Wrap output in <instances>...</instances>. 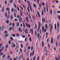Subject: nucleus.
<instances>
[{
    "mask_svg": "<svg viewBox=\"0 0 60 60\" xmlns=\"http://www.w3.org/2000/svg\"><path fill=\"white\" fill-rule=\"evenodd\" d=\"M26 25L27 27H29V28H31V25L30 24L28 25V24L27 23H26Z\"/></svg>",
    "mask_w": 60,
    "mask_h": 60,
    "instance_id": "1",
    "label": "nucleus"
},
{
    "mask_svg": "<svg viewBox=\"0 0 60 60\" xmlns=\"http://www.w3.org/2000/svg\"><path fill=\"white\" fill-rule=\"evenodd\" d=\"M34 50H33L32 52H32H31L30 54V57H32V56H33L34 54Z\"/></svg>",
    "mask_w": 60,
    "mask_h": 60,
    "instance_id": "2",
    "label": "nucleus"
},
{
    "mask_svg": "<svg viewBox=\"0 0 60 60\" xmlns=\"http://www.w3.org/2000/svg\"><path fill=\"white\" fill-rule=\"evenodd\" d=\"M51 44H53V37H52L51 40Z\"/></svg>",
    "mask_w": 60,
    "mask_h": 60,
    "instance_id": "3",
    "label": "nucleus"
},
{
    "mask_svg": "<svg viewBox=\"0 0 60 60\" xmlns=\"http://www.w3.org/2000/svg\"><path fill=\"white\" fill-rule=\"evenodd\" d=\"M25 33L26 34H28V30H27V29H26L25 30Z\"/></svg>",
    "mask_w": 60,
    "mask_h": 60,
    "instance_id": "4",
    "label": "nucleus"
},
{
    "mask_svg": "<svg viewBox=\"0 0 60 60\" xmlns=\"http://www.w3.org/2000/svg\"><path fill=\"white\" fill-rule=\"evenodd\" d=\"M46 21L45 20V19H44V18L43 17L42 18V22L43 23L45 21Z\"/></svg>",
    "mask_w": 60,
    "mask_h": 60,
    "instance_id": "5",
    "label": "nucleus"
},
{
    "mask_svg": "<svg viewBox=\"0 0 60 60\" xmlns=\"http://www.w3.org/2000/svg\"><path fill=\"white\" fill-rule=\"evenodd\" d=\"M42 32H46V31H47V30L46 29H42Z\"/></svg>",
    "mask_w": 60,
    "mask_h": 60,
    "instance_id": "6",
    "label": "nucleus"
},
{
    "mask_svg": "<svg viewBox=\"0 0 60 60\" xmlns=\"http://www.w3.org/2000/svg\"><path fill=\"white\" fill-rule=\"evenodd\" d=\"M18 30H19V32H22V30H21V29H20V27H19V28Z\"/></svg>",
    "mask_w": 60,
    "mask_h": 60,
    "instance_id": "7",
    "label": "nucleus"
},
{
    "mask_svg": "<svg viewBox=\"0 0 60 60\" xmlns=\"http://www.w3.org/2000/svg\"><path fill=\"white\" fill-rule=\"evenodd\" d=\"M19 26V22H18L16 24V26H17V27H18Z\"/></svg>",
    "mask_w": 60,
    "mask_h": 60,
    "instance_id": "8",
    "label": "nucleus"
},
{
    "mask_svg": "<svg viewBox=\"0 0 60 60\" xmlns=\"http://www.w3.org/2000/svg\"><path fill=\"white\" fill-rule=\"evenodd\" d=\"M4 6H3L2 8V11H3V12H4Z\"/></svg>",
    "mask_w": 60,
    "mask_h": 60,
    "instance_id": "9",
    "label": "nucleus"
},
{
    "mask_svg": "<svg viewBox=\"0 0 60 60\" xmlns=\"http://www.w3.org/2000/svg\"><path fill=\"white\" fill-rule=\"evenodd\" d=\"M52 28H53V25H51L50 27V31H51V30H52Z\"/></svg>",
    "mask_w": 60,
    "mask_h": 60,
    "instance_id": "10",
    "label": "nucleus"
},
{
    "mask_svg": "<svg viewBox=\"0 0 60 60\" xmlns=\"http://www.w3.org/2000/svg\"><path fill=\"white\" fill-rule=\"evenodd\" d=\"M26 19L27 22H28V18L26 17Z\"/></svg>",
    "mask_w": 60,
    "mask_h": 60,
    "instance_id": "11",
    "label": "nucleus"
},
{
    "mask_svg": "<svg viewBox=\"0 0 60 60\" xmlns=\"http://www.w3.org/2000/svg\"><path fill=\"white\" fill-rule=\"evenodd\" d=\"M4 36L5 37H6L7 36H9V34H6Z\"/></svg>",
    "mask_w": 60,
    "mask_h": 60,
    "instance_id": "12",
    "label": "nucleus"
},
{
    "mask_svg": "<svg viewBox=\"0 0 60 60\" xmlns=\"http://www.w3.org/2000/svg\"><path fill=\"white\" fill-rule=\"evenodd\" d=\"M27 4H29L28 5V7H29V6H30V3L28 1H27Z\"/></svg>",
    "mask_w": 60,
    "mask_h": 60,
    "instance_id": "13",
    "label": "nucleus"
},
{
    "mask_svg": "<svg viewBox=\"0 0 60 60\" xmlns=\"http://www.w3.org/2000/svg\"><path fill=\"white\" fill-rule=\"evenodd\" d=\"M4 54V52H1L0 53V56H2Z\"/></svg>",
    "mask_w": 60,
    "mask_h": 60,
    "instance_id": "14",
    "label": "nucleus"
},
{
    "mask_svg": "<svg viewBox=\"0 0 60 60\" xmlns=\"http://www.w3.org/2000/svg\"><path fill=\"white\" fill-rule=\"evenodd\" d=\"M41 14L43 16L44 15V12H43V11L42 10H41Z\"/></svg>",
    "mask_w": 60,
    "mask_h": 60,
    "instance_id": "15",
    "label": "nucleus"
},
{
    "mask_svg": "<svg viewBox=\"0 0 60 60\" xmlns=\"http://www.w3.org/2000/svg\"><path fill=\"white\" fill-rule=\"evenodd\" d=\"M8 45H7L5 46V49H8Z\"/></svg>",
    "mask_w": 60,
    "mask_h": 60,
    "instance_id": "16",
    "label": "nucleus"
},
{
    "mask_svg": "<svg viewBox=\"0 0 60 60\" xmlns=\"http://www.w3.org/2000/svg\"><path fill=\"white\" fill-rule=\"evenodd\" d=\"M52 14V9H51L50 10V15H51Z\"/></svg>",
    "mask_w": 60,
    "mask_h": 60,
    "instance_id": "17",
    "label": "nucleus"
},
{
    "mask_svg": "<svg viewBox=\"0 0 60 60\" xmlns=\"http://www.w3.org/2000/svg\"><path fill=\"white\" fill-rule=\"evenodd\" d=\"M30 10L31 11V12H32V7H31V6H30Z\"/></svg>",
    "mask_w": 60,
    "mask_h": 60,
    "instance_id": "18",
    "label": "nucleus"
},
{
    "mask_svg": "<svg viewBox=\"0 0 60 60\" xmlns=\"http://www.w3.org/2000/svg\"><path fill=\"white\" fill-rule=\"evenodd\" d=\"M6 22L7 24H9V20H7L6 21Z\"/></svg>",
    "mask_w": 60,
    "mask_h": 60,
    "instance_id": "19",
    "label": "nucleus"
},
{
    "mask_svg": "<svg viewBox=\"0 0 60 60\" xmlns=\"http://www.w3.org/2000/svg\"><path fill=\"white\" fill-rule=\"evenodd\" d=\"M37 13L39 17H40V14H39V13L38 11L37 12Z\"/></svg>",
    "mask_w": 60,
    "mask_h": 60,
    "instance_id": "20",
    "label": "nucleus"
},
{
    "mask_svg": "<svg viewBox=\"0 0 60 60\" xmlns=\"http://www.w3.org/2000/svg\"><path fill=\"white\" fill-rule=\"evenodd\" d=\"M23 27L24 29H25V23H23Z\"/></svg>",
    "mask_w": 60,
    "mask_h": 60,
    "instance_id": "21",
    "label": "nucleus"
},
{
    "mask_svg": "<svg viewBox=\"0 0 60 60\" xmlns=\"http://www.w3.org/2000/svg\"><path fill=\"white\" fill-rule=\"evenodd\" d=\"M7 10L8 11H10V9L9 8H7Z\"/></svg>",
    "mask_w": 60,
    "mask_h": 60,
    "instance_id": "22",
    "label": "nucleus"
},
{
    "mask_svg": "<svg viewBox=\"0 0 60 60\" xmlns=\"http://www.w3.org/2000/svg\"><path fill=\"white\" fill-rule=\"evenodd\" d=\"M10 39L11 40V41H13V38L12 37H10Z\"/></svg>",
    "mask_w": 60,
    "mask_h": 60,
    "instance_id": "23",
    "label": "nucleus"
},
{
    "mask_svg": "<svg viewBox=\"0 0 60 60\" xmlns=\"http://www.w3.org/2000/svg\"><path fill=\"white\" fill-rule=\"evenodd\" d=\"M30 32H31V31L32 34H33V30H32V29H30Z\"/></svg>",
    "mask_w": 60,
    "mask_h": 60,
    "instance_id": "24",
    "label": "nucleus"
},
{
    "mask_svg": "<svg viewBox=\"0 0 60 60\" xmlns=\"http://www.w3.org/2000/svg\"><path fill=\"white\" fill-rule=\"evenodd\" d=\"M45 27L46 29H48V27L47 26V24H46L45 25Z\"/></svg>",
    "mask_w": 60,
    "mask_h": 60,
    "instance_id": "25",
    "label": "nucleus"
},
{
    "mask_svg": "<svg viewBox=\"0 0 60 60\" xmlns=\"http://www.w3.org/2000/svg\"><path fill=\"white\" fill-rule=\"evenodd\" d=\"M60 34H59V35H58L57 37V40H58L59 38V37H60Z\"/></svg>",
    "mask_w": 60,
    "mask_h": 60,
    "instance_id": "26",
    "label": "nucleus"
},
{
    "mask_svg": "<svg viewBox=\"0 0 60 60\" xmlns=\"http://www.w3.org/2000/svg\"><path fill=\"white\" fill-rule=\"evenodd\" d=\"M42 47H43L44 46V43L43 41L42 42Z\"/></svg>",
    "mask_w": 60,
    "mask_h": 60,
    "instance_id": "27",
    "label": "nucleus"
},
{
    "mask_svg": "<svg viewBox=\"0 0 60 60\" xmlns=\"http://www.w3.org/2000/svg\"><path fill=\"white\" fill-rule=\"evenodd\" d=\"M10 57L9 56H7V59L8 60H9L10 59Z\"/></svg>",
    "mask_w": 60,
    "mask_h": 60,
    "instance_id": "28",
    "label": "nucleus"
},
{
    "mask_svg": "<svg viewBox=\"0 0 60 60\" xmlns=\"http://www.w3.org/2000/svg\"><path fill=\"white\" fill-rule=\"evenodd\" d=\"M29 40L30 41V42H31V41H32V38H31V37H30L29 38Z\"/></svg>",
    "mask_w": 60,
    "mask_h": 60,
    "instance_id": "29",
    "label": "nucleus"
},
{
    "mask_svg": "<svg viewBox=\"0 0 60 60\" xmlns=\"http://www.w3.org/2000/svg\"><path fill=\"white\" fill-rule=\"evenodd\" d=\"M16 36L17 37H19V34L17 33L16 35Z\"/></svg>",
    "mask_w": 60,
    "mask_h": 60,
    "instance_id": "30",
    "label": "nucleus"
},
{
    "mask_svg": "<svg viewBox=\"0 0 60 60\" xmlns=\"http://www.w3.org/2000/svg\"><path fill=\"white\" fill-rule=\"evenodd\" d=\"M12 18H13V15H11V20L12 19Z\"/></svg>",
    "mask_w": 60,
    "mask_h": 60,
    "instance_id": "31",
    "label": "nucleus"
},
{
    "mask_svg": "<svg viewBox=\"0 0 60 60\" xmlns=\"http://www.w3.org/2000/svg\"><path fill=\"white\" fill-rule=\"evenodd\" d=\"M12 36H13V37H15V34H12Z\"/></svg>",
    "mask_w": 60,
    "mask_h": 60,
    "instance_id": "32",
    "label": "nucleus"
},
{
    "mask_svg": "<svg viewBox=\"0 0 60 60\" xmlns=\"http://www.w3.org/2000/svg\"><path fill=\"white\" fill-rule=\"evenodd\" d=\"M22 37L23 38H26V37L24 35H22Z\"/></svg>",
    "mask_w": 60,
    "mask_h": 60,
    "instance_id": "33",
    "label": "nucleus"
},
{
    "mask_svg": "<svg viewBox=\"0 0 60 60\" xmlns=\"http://www.w3.org/2000/svg\"><path fill=\"white\" fill-rule=\"evenodd\" d=\"M15 46L16 45H15V44H14L12 45V48H15Z\"/></svg>",
    "mask_w": 60,
    "mask_h": 60,
    "instance_id": "34",
    "label": "nucleus"
},
{
    "mask_svg": "<svg viewBox=\"0 0 60 60\" xmlns=\"http://www.w3.org/2000/svg\"><path fill=\"white\" fill-rule=\"evenodd\" d=\"M5 17H7V13H5Z\"/></svg>",
    "mask_w": 60,
    "mask_h": 60,
    "instance_id": "35",
    "label": "nucleus"
},
{
    "mask_svg": "<svg viewBox=\"0 0 60 60\" xmlns=\"http://www.w3.org/2000/svg\"><path fill=\"white\" fill-rule=\"evenodd\" d=\"M5 56V54H4L3 55V56L2 57V58H4Z\"/></svg>",
    "mask_w": 60,
    "mask_h": 60,
    "instance_id": "36",
    "label": "nucleus"
},
{
    "mask_svg": "<svg viewBox=\"0 0 60 60\" xmlns=\"http://www.w3.org/2000/svg\"><path fill=\"white\" fill-rule=\"evenodd\" d=\"M2 46V43H1L0 44V49L1 48Z\"/></svg>",
    "mask_w": 60,
    "mask_h": 60,
    "instance_id": "37",
    "label": "nucleus"
},
{
    "mask_svg": "<svg viewBox=\"0 0 60 60\" xmlns=\"http://www.w3.org/2000/svg\"><path fill=\"white\" fill-rule=\"evenodd\" d=\"M40 27H38V30H37V32H38L39 31V30H40Z\"/></svg>",
    "mask_w": 60,
    "mask_h": 60,
    "instance_id": "38",
    "label": "nucleus"
},
{
    "mask_svg": "<svg viewBox=\"0 0 60 60\" xmlns=\"http://www.w3.org/2000/svg\"><path fill=\"white\" fill-rule=\"evenodd\" d=\"M54 26L55 29H56V24H55Z\"/></svg>",
    "mask_w": 60,
    "mask_h": 60,
    "instance_id": "39",
    "label": "nucleus"
},
{
    "mask_svg": "<svg viewBox=\"0 0 60 60\" xmlns=\"http://www.w3.org/2000/svg\"><path fill=\"white\" fill-rule=\"evenodd\" d=\"M46 50H47V48H46L45 47L44 49V50L45 51V52H46Z\"/></svg>",
    "mask_w": 60,
    "mask_h": 60,
    "instance_id": "40",
    "label": "nucleus"
},
{
    "mask_svg": "<svg viewBox=\"0 0 60 60\" xmlns=\"http://www.w3.org/2000/svg\"><path fill=\"white\" fill-rule=\"evenodd\" d=\"M25 42H26L27 41V38H25Z\"/></svg>",
    "mask_w": 60,
    "mask_h": 60,
    "instance_id": "41",
    "label": "nucleus"
},
{
    "mask_svg": "<svg viewBox=\"0 0 60 60\" xmlns=\"http://www.w3.org/2000/svg\"><path fill=\"white\" fill-rule=\"evenodd\" d=\"M58 28L59 27V22H58Z\"/></svg>",
    "mask_w": 60,
    "mask_h": 60,
    "instance_id": "42",
    "label": "nucleus"
},
{
    "mask_svg": "<svg viewBox=\"0 0 60 60\" xmlns=\"http://www.w3.org/2000/svg\"><path fill=\"white\" fill-rule=\"evenodd\" d=\"M8 42L9 44H11V41H8Z\"/></svg>",
    "mask_w": 60,
    "mask_h": 60,
    "instance_id": "43",
    "label": "nucleus"
},
{
    "mask_svg": "<svg viewBox=\"0 0 60 60\" xmlns=\"http://www.w3.org/2000/svg\"><path fill=\"white\" fill-rule=\"evenodd\" d=\"M38 27L40 28V22H38Z\"/></svg>",
    "mask_w": 60,
    "mask_h": 60,
    "instance_id": "44",
    "label": "nucleus"
},
{
    "mask_svg": "<svg viewBox=\"0 0 60 60\" xmlns=\"http://www.w3.org/2000/svg\"><path fill=\"white\" fill-rule=\"evenodd\" d=\"M41 4H42V6H44L45 5V4L43 2L41 3Z\"/></svg>",
    "mask_w": 60,
    "mask_h": 60,
    "instance_id": "45",
    "label": "nucleus"
},
{
    "mask_svg": "<svg viewBox=\"0 0 60 60\" xmlns=\"http://www.w3.org/2000/svg\"><path fill=\"white\" fill-rule=\"evenodd\" d=\"M33 46H32L31 47V51H33Z\"/></svg>",
    "mask_w": 60,
    "mask_h": 60,
    "instance_id": "46",
    "label": "nucleus"
},
{
    "mask_svg": "<svg viewBox=\"0 0 60 60\" xmlns=\"http://www.w3.org/2000/svg\"><path fill=\"white\" fill-rule=\"evenodd\" d=\"M4 33L5 34H8V32L7 30H5L4 31Z\"/></svg>",
    "mask_w": 60,
    "mask_h": 60,
    "instance_id": "47",
    "label": "nucleus"
},
{
    "mask_svg": "<svg viewBox=\"0 0 60 60\" xmlns=\"http://www.w3.org/2000/svg\"><path fill=\"white\" fill-rule=\"evenodd\" d=\"M12 25L13 27H14V23L13 22L12 24Z\"/></svg>",
    "mask_w": 60,
    "mask_h": 60,
    "instance_id": "48",
    "label": "nucleus"
},
{
    "mask_svg": "<svg viewBox=\"0 0 60 60\" xmlns=\"http://www.w3.org/2000/svg\"><path fill=\"white\" fill-rule=\"evenodd\" d=\"M21 46V48L22 49L23 48V45H22V44H21L20 45Z\"/></svg>",
    "mask_w": 60,
    "mask_h": 60,
    "instance_id": "49",
    "label": "nucleus"
},
{
    "mask_svg": "<svg viewBox=\"0 0 60 60\" xmlns=\"http://www.w3.org/2000/svg\"><path fill=\"white\" fill-rule=\"evenodd\" d=\"M21 14H20V15L21 16V17H22V11H21Z\"/></svg>",
    "mask_w": 60,
    "mask_h": 60,
    "instance_id": "50",
    "label": "nucleus"
},
{
    "mask_svg": "<svg viewBox=\"0 0 60 60\" xmlns=\"http://www.w3.org/2000/svg\"><path fill=\"white\" fill-rule=\"evenodd\" d=\"M13 2V0H10V3H12Z\"/></svg>",
    "mask_w": 60,
    "mask_h": 60,
    "instance_id": "51",
    "label": "nucleus"
},
{
    "mask_svg": "<svg viewBox=\"0 0 60 60\" xmlns=\"http://www.w3.org/2000/svg\"><path fill=\"white\" fill-rule=\"evenodd\" d=\"M33 19H34V20H35V16H34V15H33Z\"/></svg>",
    "mask_w": 60,
    "mask_h": 60,
    "instance_id": "52",
    "label": "nucleus"
},
{
    "mask_svg": "<svg viewBox=\"0 0 60 60\" xmlns=\"http://www.w3.org/2000/svg\"><path fill=\"white\" fill-rule=\"evenodd\" d=\"M14 17H16V13H14Z\"/></svg>",
    "mask_w": 60,
    "mask_h": 60,
    "instance_id": "53",
    "label": "nucleus"
},
{
    "mask_svg": "<svg viewBox=\"0 0 60 60\" xmlns=\"http://www.w3.org/2000/svg\"><path fill=\"white\" fill-rule=\"evenodd\" d=\"M11 27H10L9 29V31H11Z\"/></svg>",
    "mask_w": 60,
    "mask_h": 60,
    "instance_id": "54",
    "label": "nucleus"
},
{
    "mask_svg": "<svg viewBox=\"0 0 60 60\" xmlns=\"http://www.w3.org/2000/svg\"><path fill=\"white\" fill-rule=\"evenodd\" d=\"M46 11L47 12L48 11V7L46 6Z\"/></svg>",
    "mask_w": 60,
    "mask_h": 60,
    "instance_id": "55",
    "label": "nucleus"
},
{
    "mask_svg": "<svg viewBox=\"0 0 60 60\" xmlns=\"http://www.w3.org/2000/svg\"><path fill=\"white\" fill-rule=\"evenodd\" d=\"M11 11L12 12H13V8H12L11 9Z\"/></svg>",
    "mask_w": 60,
    "mask_h": 60,
    "instance_id": "56",
    "label": "nucleus"
},
{
    "mask_svg": "<svg viewBox=\"0 0 60 60\" xmlns=\"http://www.w3.org/2000/svg\"><path fill=\"white\" fill-rule=\"evenodd\" d=\"M55 3L57 4V3H59V1L58 0H56L55 1Z\"/></svg>",
    "mask_w": 60,
    "mask_h": 60,
    "instance_id": "57",
    "label": "nucleus"
},
{
    "mask_svg": "<svg viewBox=\"0 0 60 60\" xmlns=\"http://www.w3.org/2000/svg\"><path fill=\"white\" fill-rule=\"evenodd\" d=\"M33 6H34V7H35H35H36V5H35V4L34 3V4Z\"/></svg>",
    "mask_w": 60,
    "mask_h": 60,
    "instance_id": "58",
    "label": "nucleus"
},
{
    "mask_svg": "<svg viewBox=\"0 0 60 60\" xmlns=\"http://www.w3.org/2000/svg\"><path fill=\"white\" fill-rule=\"evenodd\" d=\"M39 35H40V34H39V33H38V35H37V37L38 38H39Z\"/></svg>",
    "mask_w": 60,
    "mask_h": 60,
    "instance_id": "59",
    "label": "nucleus"
},
{
    "mask_svg": "<svg viewBox=\"0 0 60 60\" xmlns=\"http://www.w3.org/2000/svg\"><path fill=\"white\" fill-rule=\"evenodd\" d=\"M48 46L49 47V48L50 47V45H49V43H48Z\"/></svg>",
    "mask_w": 60,
    "mask_h": 60,
    "instance_id": "60",
    "label": "nucleus"
},
{
    "mask_svg": "<svg viewBox=\"0 0 60 60\" xmlns=\"http://www.w3.org/2000/svg\"><path fill=\"white\" fill-rule=\"evenodd\" d=\"M35 34L36 36L37 33H36V30L35 31Z\"/></svg>",
    "mask_w": 60,
    "mask_h": 60,
    "instance_id": "61",
    "label": "nucleus"
},
{
    "mask_svg": "<svg viewBox=\"0 0 60 60\" xmlns=\"http://www.w3.org/2000/svg\"><path fill=\"white\" fill-rule=\"evenodd\" d=\"M17 10H18V11H19V7L18 6L17 7Z\"/></svg>",
    "mask_w": 60,
    "mask_h": 60,
    "instance_id": "62",
    "label": "nucleus"
},
{
    "mask_svg": "<svg viewBox=\"0 0 60 60\" xmlns=\"http://www.w3.org/2000/svg\"><path fill=\"white\" fill-rule=\"evenodd\" d=\"M28 49L29 50L30 49V46H29L28 47Z\"/></svg>",
    "mask_w": 60,
    "mask_h": 60,
    "instance_id": "63",
    "label": "nucleus"
},
{
    "mask_svg": "<svg viewBox=\"0 0 60 60\" xmlns=\"http://www.w3.org/2000/svg\"><path fill=\"white\" fill-rule=\"evenodd\" d=\"M35 56H34L33 58V60H35Z\"/></svg>",
    "mask_w": 60,
    "mask_h": 60,
    "instance_id": "64",
    "label": "nucleus"
}]
</instances>
